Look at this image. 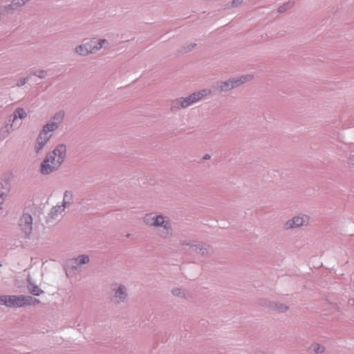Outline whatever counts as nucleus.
Returning <instances> with one entry per match:
<instances>
[{
	"instance_id": "1",
	"label": "nucleus",
	"mask_w": 354,
	"mask_h": 354,
	"mask_svg": "<svg viewBox=\"0 0 354 354\" xmlns=\"http://www.w3.org/2000/svg\"><path fill=\"white\" fill-rule=\"evenodd\" d=\"M66 147L64 144L57 145L48 153L41 162L39 171L42 175H49L58 170L66 159Z\"/></svg>"
},
{
	"instance_id": "2",
	"label": "nucleus",
	"mask_w": 354,
	"mask_h": 354,
	"mask_svg": "<svg viewBox=\"0 0 354 354\" xmlns=\"http://www.w3.org/2000/svg\"><path fill=\"white\" fill-rule=\"evenodd\" d=\"M143 221L148 226L162 228L159 235L162 239H169L173 234L171 221L167 216L157 213H149L145 216Z\"/></svg>"
},
{
	"instance_id": "3",
	"label": "nucleus",
	"mask_w": 354,
	"mask_h": 354,
	"mask_svg": "<svg viewBox=\"0 0 354 354\" xmlns=\"http://www.w3.org/2000/svg\"><path fill=\"white\" fill-rule=\"evenodd\" d=\"M210 93L211 91L209 89L204 88L194 92L188 96L176 98L171 103V110L177 111L187 108L199 102L203 97L208 95Z\"/></svg>"
},
{
	"instance_id": "4",
	"label": "nucleus",
	"mask_w": 354,
	"mask_h": 354,
	"mask_svg": "<svg viewBox=\"0 0 354 354\" xmlns=\"http://www.w3.org/2000/svg\"><path fill=\"white\" fill-rule=\"evenodd\" d=\"M253 77V75L246 74L240 77L230 78L226 81L218 82L216 83V88L220 92H227L245 82L250 81Z\"/></svg>"
},
{
	"instance_id": "5",
	"label": "nucleus",
	"mask_w": 354,
	"mask_h": 354,
	"mask_svg": "<svg viewBox=\"0 0 354 354\" xmlns=\"http://www.w3.org/2000/svg\"><path fill=\"white\" fill-rule=\"evenodd\" d=\"M180 243L182 245H187L192 251L202 255L205 256L212 252V248L209 245L203 242L192 241L189 239L180 240Z\"/></svg>"
},
{
	"instance_id": "6",
	"label": "nucleus",
	"mask_w": 354,
	"mask_h": 354,
	"mask_svg": "<svg viewBox=\"0 0 354 354\" xmlns=\"http://www.w3.org/2000/svg\"><path fill=\"white\" fill-rule=\"evenodd\" d=\"M309 217L305 214L296 216L286 223L285 227L288 230L301 226H306L309 223Z\"/></svg>"
},
{
	"instance_id": "7",
	"label": "nucleus",
	"mask_w": 354,
	"mask_h": 354,
	"mask_svg": "<svg viewBox=\"0 0 354 354\" xmlns=\"http://www.w3.org/2000/svg\"><path fill=\"white\" fill-rule=\"evenodd\" d=\"M32 217L27 212H24L19 220V227L26 236H29L32 230Z\"/></svg>"
},
{
	"instance_id": "8",
	"label": "nucleus",
	"mask_w": 354,
	"mask_h": 354,
	"mask_svg": "<svg viewBox=\"0 0 354 354\" xmlns=\"http://www.w3.org/2000/svg\"><path fill=\"white\" fill-rule=\"evenodd\" d=\"M11 189L10 174H7L0 179V198L6 201Z\"/></svg>"
},
{
	"instance_id": "9",
	"label": "nucleus",
	"mask_w": 354,
	"mask_h": 354,
	"mask_svg": "<svg viewBox=\"0 0 354 354\" xmlns=\"http://www.w3.org/2000/svg\"><path fill=\"white\" fill-rule=\"evenodd\" d=\"M94 41L93 39L91 41L84 43L80 46L75 47L74 51L76 54L81 56H86L88 54H93L96 53L95 48H94Z\"/></svg>"
},
{
	"instance_id": "10",
	"label": "nucleus",
	"mask_w": 354,
	"mask_h": 354,
	"mask_svg": "<svg viewBox=\"0 0 354 354\" xmlns=\"http://www.w3.org/2000/svg\"><path fill=\"white\" fill-rule=\"evenodd\" d=\"M8 307L20 308L26 306V296L24 295H8Z\"/></svg>"
},
{
	"instance_id": "11",
	"label": "nucleus",
	"mask_w": 354,
	"mask_h": 354,
	"mask_svg": "<svg viewBox=\"0 0 354 354\" xmlns=\"http://www.w3.org/2000/svg\"><path fill=\"white\" fill-rule=\"evenodd\" d=\"M113 298L116 303H122L127 298V288L124 285L120 284L113 289Z\"/></svg>"
},
{
	"instance_id": "12",
	"label": "nucleus",
	"mask_w": 354,
	"mask_h": 354,
	"mask_svg": "<svg viewBox=\"0 0 354 354\" xmlns=\"http://www.w3.org/2000/svg\"><path fill=\"white\" fill-rule=\"evenodd\" d=\"M49 140L50 138L46 136L45 135L39 132L35 145V151L37 154L40 153L42 151L43 149L44 148L47 142L49 141Z\"/></svg>"
},
{
	"instance_id": "13",
	"label": "nucleus",
	"mask_w": 354,
	"mask_h": 354,
	"mask_svg": "<svg viewBox=\"0 0 354 354\" xmlns=\"http://www.w3.org/2000/svg\"><path fill=\"white\" fill-rule=\"evenodd\" d=\"M57 128L58 127H57L53 122L49 121V122L43 127L40 133L50 138L52 137V133L57 130Z\"/></svg>"
},
{
	"instance_id": "14",
	"label": "nucleus",
	"mask_w": 354,
	"mask_h": 354,
	"mask_svg": "<svg viewBox=\"0 0 354 354\" xmlns=\"http://www.w3.org/2000/svg\"><path fill=\"white\" fill-rule=\"evenodd\" d=\"M27 288L28 291L35 296H39L44 292L41 289H40L36 284L32 282V279L30 277L28 279Z\"/></svg>"
},
{
	"instance_id": "15",
	"label": "nucleus",
	"mask_w": 354,
	"mask_h": 354,
	"mask_svg": "<svg viewBox=\"0 0 354 354\" xmlns=\"http://www.w3.org/2000/svg\"><path fill=\"white\" fill-rule=\"evenodd\" d=\"M89 262V257L86 254H81L70 261V263L76 266H82Z\"/></svg>"
},
{
	"instance_id": "16",
	"label": "nucleus",
	"mask_w": 354,
	"mask_h": 354,
	"mask_svg": "<svg viewBox=\"0 0 354 354\" xmlns=\"http://www.w3.org/2000/svg\"><path fill=\"white\" fill-rule=\"evenodd\" d=\"M93 41H94V48H95V50H96V52H97L102 48H108L109 47V42L108 40L105 39L97 40L95 39H93Z\"/></svg>"
},
{
	"instance_id": "17",
	"label": "nucleus",
	"mask_w": 354,
	"mask_h": 354,
	"mask_svg": "<svg viewBox=\"0 0 354 354\" xmlns=\"http://www.w3.org/2000/svg\"><path fill=\"white\" fill-rule=\"evenodd\" d=\"M20 120H21L18 119L17 117H15L13 114H11L8 119V121L10 122V129L12 131L19 129L22 124Z\"/></svg>"
},
{
	"instance_id": "18",
	"label": "nucleus",
	"mask_w": 354,
	"mask_h": 354,
	"mask_svg": "<svg viewBox=\"0 0 354 354\" xmlns=\"http://www.w3.org/2000/svg\"><path fill=\"white\" fill-rule=\"evenodd\" d=\"M64 112L63 111H59L57 112L50 119V122H53L57 127H59V124L62 123L64 117Z\"/></svg>"
},
{
	"instance_id": "19",
	"label": "nucleus",
	"mask_w": 354,
	"mask_h": 354,
	"mask_svg": "<svg viewBox=\"0 0 354 354\" xmlns=\"http://www.w3.org/2000/svg\"><path fill=\"white\" fill-rule=\"evenodd\" d=\"M66 205H56L53 207L50 210V216L52 218H55L58 215L61 214L62 212H63L66 208Z\"/></svg>"
},
{
	"instance_id": "20",
	"label": "nucleus",
	"mask_w": 354,
	"mask_h": 354,
	"mask_svg": "<svg viewBox=\"0 0 354 354\" xmlns=\"http://www.w3.org/2000/svg\"><path fill=\"white\" fill-rule=\"evenodd\" d=\"M14 116L17 117L19 120H24L27 118L28 114L23 108H17L15 111L12 113Z\"/></svg>"
},
{
	"instance_id": "21",
	"label": "nucleus",
	"mask_w": 354,
	"mask_h": 354,
	"mask_svg": "<svg viewBox=\"0 0 354 354\" xmlns=\"http://www.w3.org/2000/svg\"><path fill=\"white\" fill-rule=\"evenodd\" d=\"M73 197L72 192L71 191H66L64 194V198H63V205H66V207H68L70 204L71 203Z\"/></svg>"
},
{
	"instance_id": "22",
	"label": "nucleus",
	"mask_w": 354,
	"mask_h": 354,
	"mask_svg": "<svg viewBox=\"0 0 354 354\" xmlns=\"http://www.w3.org/2000/svg\"><path fill=\"white\" fill-rule=\"evenodd\" d=\"M31 75L40 79H44L46 77L47 72L44 70H32L31 71Z\"/></svg>"
},
{
	"instance_id": "23",
	"label": "nucleus",
	"mask_w": 354,
	"mask_h": 354,
	"mask_svg": "<svg viewBox=\"0 0 354 354\" xmlns=\"http://www.w3.org/2000/svg\"><path fill=\"white\" fill-rule=\"evenodd\" d=\"M294 5L293 1H288L285 3L283 6L279 7L278 12L280 13H283L286 12L287 10L291 8Z\"/></svg>"
},
{
	"instance_id": "24",
	"label": "nucleus",
	"mask_w": 354,
	"mask_h": 354,
	"mask_svg": "<svg viewBox=\"0 0 354 354\" xmlns=\"http://www.w3.org/2000/svg\"><path fill=\"white\" fill-rule=\"evenodd\" d=\"M26 306H35L39 303V300L31 296L27 295L26 296Z\"/></svg>"
},
{
	"instance_id": "25",
	"label": "nucleus",
	"mask_w": 354,
	"mask_h": 354,
	"mask_svg": "<svg viewBox=\"0 0 354 354\" xmlns=\"http://www.w3.org/2000/svg\"><path fill=\"white\" fill-rule=\"evenodd\" d=\"M172 294L176 297H186L185 290L181 288H175L171 291Z\"/></svg>"
},
{
	"instance_id": "26",
	"label": "nucleus",
	"mask_w": 354,
	"mask_h": 354,
	"mask_svg": "<svg viewBox=\"0 0 354 354\" xmlns=\"http://www.w3.org/2000/svg\"><path fill=\"white\" fill-rule=\"evenodd\" d=\"M311 349L316 353H323L324 351V346H321L319 344H315L312 345Z\"/></svg>"
},
{
	"instance_id": "27",
	"label": "nucleus",
	"mask_w": 354,
	"mask_h": 354,
	"mask_svg": "<svg viewBox=\"0 0 354 354\" xmlns=\"http://www.w3.org/2000/svg\"><path fill=\"white\" fill-rule=\"evenodd\" d=\"M8 295H0V305H4L8 307Z\"/></svg>"
},
{
	"instance_id": "28",
	"label": "nucleus",
	"mask_w": 354,
	"mask_h": 354,
	"mask_svg": "<svg viewBox=\"0 0 354 354\" xmlns=\"http://www.w3.org/2000/svg\"><path fill=\"white\" fill-rule=\"evenodd\" d=\"M29 80V77H23V78H21L20 80H19L17 83H16V85L18 86V87H20L24 84H26V82L28 81Z\"/></svg>"
},
{
	"instance_id": "29",
	"label": "nucleus",
	"mask_w": 354,
	"mask_h": 354,
	"mask_svg": "<svg viewBox=\"0 0 354 354\" xmlns=\"http://www.w3.org/2000/svg\"><path fill=\"white\" fill-rule=\"evenodd\" d=\"M276 308L283 312L288 309V307L283 304H277Z\"/></svg>"
},
{
	"instance_id": "30",
	"label": "nucleus",
	"mask_w": 354,
	"mask_h": 354,
	"mask_svg": "<svg viewBox=\"0 0 354 354\" xmlns=\"http://www.w3.org/2000/svg\"><path fill=\"white\" fill-rule=\"evenodd\" d=\"M243 0H233L232 2V6H236L241 3H242Z\"/></svg>"
},
{
	"instance_id": "31",
	"label": "nucleus",
	"mask_w": 354,
	"mask_h": 354,
	"mask_svg": "<svg viewBox=\"0 0 354 354\" xmlns=\"http://www.w3.org/2000/svg\"><path fill=\"white\" fill-rule=\"evenodd\" d=\"M210 158V156L208 154H206L204 156L203 159L205 160H209Z\"/></svg>"
},
{
	"instance_id": "32",
	"label": "nucleus",
	"mask_w": 354,
	"mask_h": 354,
	"mask_svg": "<svg viewBox=\"0 0 354 354\" xmlns=\"http://www.w3.org/2000/svg\"><path fill=\"white\" fill-rule=\"evenodd\" d=\"M4 201H5L0 198V209H1V206H2L3 203H4Z\"/></svg>"
},
{
	"instance_id": "33",
	"label": "nucleus",
	"mask_w": 354,
	"mask_h": 354,
	"mask_svg": "<svg viewBox=\"0 0 354 354\" xmlns=\"http://www.w3.org/2000/svg\"><path fill=\"white\" fill-rule=\"evenodd\" d=\"M196 46V44H192V48H194Z\"/></svg>"
},
{
	"instance_id": "34",
	"label": "nucleus",
	"mask_w": 354,
	"mask_h": 354,
	"mask_svg": "<svg viewBox=\"0 0 354 354\" xmlns=\"http://www.w3.org/2000/svg\"><path fill=\"white\" fill-rule=\"evenodd\" d=\"M352 160H353V164H354V155H353V157H352Z\"/></svg>"
},
{
	"instance_id": "35",
	"label": "nucleus",
	"mask_w": 354,
	"mask_h": 354,
	"mask_svg": "<svg viewBox=\"0 0 354 354\" xmlns=\"http://www.w3.org/2000/svg\"><path fill=\"white\" fill-rule=\"evenodd\" d=\"M9 133H10V130H9V129H8V130H7V135H8V134H9Z\"/></svg>"
},
{
	"instance_id": "36",
	"label": "nucleus",
	"mask_w": 354,
	"mask_h": 354,
	"mask_svg": "<svg viewBox=\"0 0 354 354\" xmlns=\"http://www.w3.org/2000/svg\"><path fill=\"white\" fill-rule=\"evenodd\" d=\"M353 305H354V299H353Z\"/></svg>"
},
{
	"instance_id": "37",
	"label": "nucleus",
	"mask_w": 354,
	"mask_h": 354,
	"mask_svg": "<svg viewBox=\"0 0 354 354\" xmlns=\"http://www.w3.org/2000/svg\"><path fill=\"white\" fill-rule=\"evenodd\" d=\"M0 266H1V264L0 263Z\"/></svg>"
}]
</instances>
